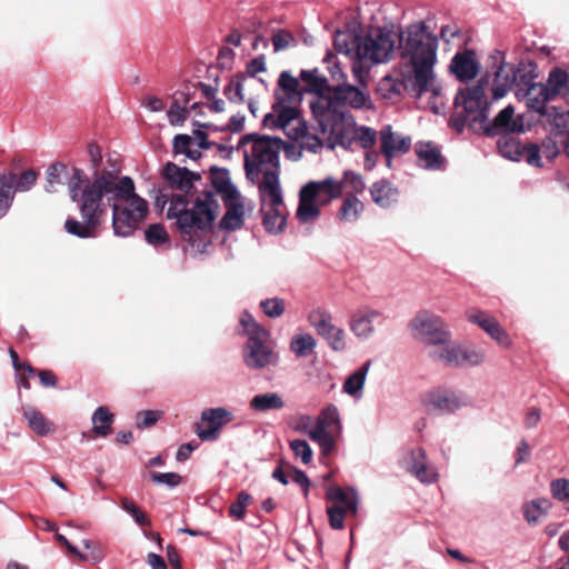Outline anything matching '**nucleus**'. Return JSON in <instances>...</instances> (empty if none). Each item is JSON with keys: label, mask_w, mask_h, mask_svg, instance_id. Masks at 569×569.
Instances as JSON below:
<instances>
[{"label": "nucleus", "mask_w": 569, "mask_h": 569, "mask_svg": "<svg viewBox=\"0 0 569 569\" xmlns=\"http://www.w3.org/2000/svg\"><path fill=\"white\" fill-rule=\"evenodd\" d=\"M87 196L78 203L82 221L68 219L64 223L68 233L82 239L92 237L110 211L113 232L118 237L131 236L149 213L148 202L136 193L134 182L128 176H102Z\"/></svg>", "instance_id": "f257e3e1"}, {"label": "nucleus", "mask_w": 569, "mask_h": 569, "mask_svg": "<svg viewBox=\"0 0 569 569\" xmlns=\"http://www.w3.org/2000/svg\"><path fill=\"white\" fill-rule=\"evenodd\" d=\"M402 60L401 70L407 92L415 98L426 93L438 98L442 87L438 82L437 63L438 38L428 30L425 22L409 24L399 37Z\"/></svg>", "instance_id": "f03ea898"}, {"label": "nucleus", "mask_w": 569, "mask_h": 569, "mask_svg": "<svg viewBox=\"0 0 569 569\" xmlns=\"http://www.w3.org/2000/svg\"><path fill=\"white\" fill-rule=\"evenodd\" d=\"M345 106L369 109L371 99L366 87L338 83L332 89V97H320L310 102L313 119L326 136L330 148H336L337 143L348 142L352 136L353 117Z\"/></svg>", "instance_id": "7ed1b4c3"}, {"label": "nucleus", "mask_w": 569, "mask_h": 569, "mask_svg": "<svg viewBox=\"0 0 569 569\" xmlns=\"http://www.w3.org/2000/svg\"><path fill=\"white\" fill-rule=\"evenodd\" d=\"M282 140L270 136L249 133L243 136L238 150L243 154L246 177L252 183L273 189L279 181V153Z\"/></svg>", "instance_id": "20e7f679"}, {"label": "nucleus", "mask_w": 569, "mask_h": 569, "mask_svg": "<svg viewBox=\"0 0 569 569\" xmlns=\"http://www.w3.org/2000/svg\"><path fill=\"white\" fill-rule=\"evenodd\" d=\"M240 325L247 336L242 349V359L251 370H263L277 365L278 355L270 341V332L263 328L248 311L240 316Z\"/></svg>", "instance_id": "39448f33"}, {"label": "nucleus", "mask_w": 569, "mask_h": 569, "mask_svg": "<svg viewBox=\"0 0 569 569\" xmlns=\"http://www.w3.org/2000/svg\"><path fill=\"white\" fill-rule=\"evenodd\" d=\"M186 196H172L167 210L168 219H176L180 231L183 234H191L192 229L204 230L210 228L214 218L218 204L211 194L199 197L192 209L188 210Z\"/></svg>", "instance_id": "423d86ee"}, {"label": "nucleus", "mask_w": 569, "mask_h": 569, "mask_svg": "<svg viewBox=\"0 0 569 569\" xmlns=\"http://www.w3.org/2000/svg\"><path fill=\"white\" fill-rule=\"evenodd\" d=\"M343 181L329 176L322 180L309 181L299 192V206L296 212L301 223L313 222L320 217V208L340 198Z\"/></svg>", "instance_id": "0eeeda50"}, {"label": "nucleus", "mask_w": 569, "mask_h": 569, "mask_svg": "<svg viewBox=\"0 0 569 569\" xmlns=\"http://www.w3.org/2000/svg\"><path fill=\"white\" fill-rule=\"evenodd\" d=\"M88 154L91 163L90 178L82 169L73 168V178L70 181V198L77 204L83 201L93 189L96 180L102 176L121 178V167L116 159L108 157L103 159L101 149L96 143L88 146Z\"/></svg>", "instance_id": "6e6552de"}, {"label": "nucleus", "mask_w": 569, "mask_h": 569, "mask_svg": "<svg viewBox=\"0 0 569 569\" xmlns=\"http://www.w3.org/2000/svg\"><path fill=\"white\" fill-rule=\"evenodd\" d=\"M455 126L459 130L467 122H476L485 119L487 99L482 81L472 88L460 90L455 99Z\"/></svg>", "instance_id": "1a4fd4ad"}, {"label": "nucleus", "mask_w": 569, "mask_h": 569, "mask_svg": "<svg viewBox=\"0 0 569 569\" xmlns=\"http://www.w3.org/2000/svg\"><path fill=\"white\" fill-rule=\"evenodd\" d=\"M326 497L333 502L327 509L330 527L335 530H341L345 527V517L347 515L356 516L358 512L359 493L353 487L342 489L338 486H331L327 489Z\"/></svg>", "instance_id": "9d476101"}, {"label": "nucleus", "mask_w": 569, "mask_h": 569, "mask_svg": "<svg viewBox=\"0 0 569 569\" xmlns=\"http://www.w3.org/2000/svg\"><path fill=\"white\" fill-rule=\"evenodd\" d=\"M415 338L432 348L438 343H443L451 338V333L445 320L428 310L418 312L409 323Z\"/></svg>", "instance_id": "9b49d317"}, {"label": "nucleus", "mask_w": 569, "mask_h": 569, "mask_svg": "<svg viewBox=\"0 0 569 569\" xmlns=\"http://www.w3.org/2000/svg\"><path fill=\"white\" fill-rule=\"evenodd\" d=\"M261 199L262 223L270 233H279L283 230L287 220V209L283 203L280 184L274 190L268 187L259 188Z\"/></svg>", "instance_id": "f8f14e48"}, {"label": "nucleus", "mask_w": 569, "mask_h": 569, "mask_svg": "<svg viewBox=\"0 0 569 569\" xmlns=\"http://www.w3.org/2000/svg\"><path fill=\"white\" fill-rule=\"evenodd\" d=\"M396 41L397 37L392 32L373 30L362 38L358 48V58L368 59L375 63L387 62L395 52Z\"/></svg>", "instance_id": "ddd939ff"}, {"label": "nucleus", "mask_w": 569, "mask_h": 569, "mask_svg": "<svg viewBox=\"0 0 569 569\" xmlns=\"http://www.w3.org/2000/svg\"><path fill=\"white\" fill-rule=\"evenodd\" d=\"M317 333L337 352L347 349L346 331L333 323L332 316L327 311H318L309 318Z\"/></svg>", "instance_id": "4468645a"}, {"label": "nucleus", "mask_w": 569, "mask_h": 569, "mask_svg": "<svg viewBox=\"0 0 569 569\" xmlns=\"http://www.w3.org/2000/svg\"><path fill=\"white\" fill-rule=\"evenodd\" d=\"M232 420V412L223 407L206 409L201 412L196 433L202 441H214L219 438L222 427Z\"/></svg>", "instance_id": "2eb2a0df"}, {"label": "nucleus", "mask_w": 569, "mask_h": 569, "mask_svg": "<svg viewBox=\"0 0 569 569\" xmlns=\"http://www.w3.org/2000/svg\"><path fill=\"white\" fill-rule=\"evenodd\" d=\"M403 468L419 482L430 485L439 479L437 467L427 458L422 448L409 450L402 459Z\"/></svg>", "instance_id": "dca6fc26"}, {"label": "nucleus", "mask_w": 569, "mask_h": 569, "mask_svg": "<svg viewBox=\"0 0 569 569\" xmlns=\"http://www.w3.org/2000/svg\"><path fill=\"white\" fill-rule=\"evenodd\" d=\"M465 316L470 323L482 329L498 345L505 348H509L511 346L512 342L509 333L501 327L495 317L476 308L468 309Z\"/></svg>", "instance_id": "f3484780"}, {"label": "nucleus", "mask_w": 569, "mask_h": 569, "mask_svg": "<svg viewBox=\"0 0 569 569\" xmlns=\"http://www.w3.org/2000/svg\"><path fill=\"white\" fill-rule=\"evenodd\" d=\"M381 318L382 313L379 310L361 307L351 316L349 328L356 338L368 340L375 333V323Z\"/></svg>", "instance_id": "a211bd4d"}, {"label": "nucleus", "mask_w": 569, "mask_h": 569, "mask_svg": "<svg viewBox=\"0 0 569 569\" xmlns=\"http://www.w3.org/2000/svg\"><path fill=\"white\" fill-rule=\"evenodd\" d=\"M495 63H499L495 71L492 84V96L495 100L503 98L507 92L515 87L513 64L505 62L503 52L496 50L490 57Z\"/></svg>", "instance_id": "6ab92c4d"}, {"label": "nucleus", "mask_w": 569, "mask_h": 569, "mask_svg": "<svg viewBox=\"0 0 569 569\" xmlns=\"http://www.w3.org/2000/svg\"><path fill=\"white\" fill-rule=\"evenodd\" d=\"M318 131L322 136L319 138L317 134L310 132L309 127L306 122L298 120L297 126L289 129L287 136L299 143V146L303 149V151H309L312 153H318L325 146L330 149L326 136L320 131L319 126ZM333 148H331L332 150Z\"/></svg>", "instance_id": "aec40b11"}, {"label": "nucleus", "mask_w": 569, "mask_h": 569, "mask_svg": "<svg viewBox=\"0 0 569 569\" xmlns=\"http://www.w3.org/2000/svg\"><path fill=\"white\" fill-rule=\"evenodd\" d=\"M381 149L387 158L388 167L393 157L406 153L411 146V139L392 131L391 126H385L380 130Z\"/></svg>", "instance_id": "412c9836"}, {"label": "nucleus", "mask_w": 569, "mask_h": 569, "mask_svg": "<svg viewBox=\"0 0 569 569\" xmlns=\"http://www.w3.org/2000/svg\"><path fill=\"white\" fill-rule=\"evenodd\" d=\"M517 99L526 100V104L530 110L539 114H547V102L555 99V97L547 82L546 84L537 83L536 86H531L527 88L526 91L521 90L517 93Z\"/></svg>", "instance_id": "4be33fe9"}, {"label": "nucleus", "mask_w": 569, "mask_h": 569, "mask_svg": "<svg viewBox=\"0 0 569 569\" xmlns=\"http://www.w3.org/2000/svg\"><path fill=\"white\" fill-rule=\"evenodd\" d=\"M427 403L440 413H451L466 405L465 399L452 390H432L426 395Z\"/></svg>", "instance_id": "5701e85b"}, {"label": "nucleus", "mask_w": 569, "mask_h": 569, "mask_svg": "<svg viewBox=\"0 0 569 569\" xmlns=\"http://www.w3.org/2000/svg\"><path fill=\"white\" fill-rule=\"evenodd\" d=\"M298 104L299 103L279 104V101H274L272 112L268 113L263 119L264 126L269 128H279L286 131L289 126L299 118Z\"/></svg>", "instance_id": "b1692460"}, {"label": "nucleus", "mask_w": 569, "mask_h": 569, "mask_svg": "<svg viewBox=\"0 0 569 569\" xmlns=\"http://www.w3.org/2000/svg\"><path fill=\"white\" fill-rule=\"evenodd\" d=\"M274 101L280 103H300L302 93L299 80L291 76L287 70L279 76L277 88L274 89Z\"/></svg>", "instance_id": "393cba45"}, {"label": "nucleus", "mask_w": 569, "mask_h": 569, "mask_svg": "<svg viewBox=\"0 0 569 569\" xmlns=\"http://www.w3.org/2000/svg\"><path fill=\"white\" fill-rule=\"evenodd\" d=\"M450 71L461 81L473 79L479 71V63L475 51L466 50L453 56Z\"/></svg>", "instance_id": "a878e982"}, {"label": "nucleus", "mask_w": 569, "mask_h": 569, "mask_svg": "<svg viewBox=\"0 0 569 569\" xmlns=\"http://www.w3.org/2000/svg\"><path fill=\"white\" fill-rule=\"evenodd\" d=\"M164 177L172 188L178 189L186 194L193 189L194 181L200 179L198 173H193L172 162L167 163L164 167Z\"/></svg>", "instance_id": "bb28decb"}, {"label": "nucleus", "mask_w": 569, "mask_h": 569, "mask_svg": "<svg viewBox=\"0 0 569 569\" xmlns=\"http://www.w3.org/2000/svg\"><path fill=\"white\" fill-rule=\"evenodd\" d=\"M369 192L372 201L383 209L395 206L399 199V189L387 179L373 182L369 188Z\"/></svg>", "instance_id": "cd10ccee"}, {"label": "nucleus", "mask_w": 569, "mask_h": 569, "mask_svg": "<svg viewBox=\"0 0 569 569\" xmlns=\"http://www.w3.org/2000/svg\"><path fill=\"white\" fill-rule=\"evenodd\" d=\"M459 342L452 341L449 338L448 341L429 348L428 357L432 361L447 367H459Z\"/></svg>", "instance_id": "c85d7f7f"}, {"label": "nucleus", "mask_w": 569, "mask_h": 569, "mask_svg": "<svg viewBox=\"0 0 569 569\" xmlns=\"http://www.w3.org/2000/svg\"><path fill=\"white\" fill-rule=\"evenodd\" d=\"M493 129L499 133L523 132V117L520 114L515 116L513 107L508 106L495 118Z\"/></svg>", "instance_id": "c756f323"}, {"label": "nucleus", "mask_w": 569, "mask_h": 569, "mask_svg": "<svg viewBox=\"0 0 569 569\" xmlns=\"http://www.w3.org/2000/svg\"><path fill=\"white\" fill-rule=\"evenodd\" d=\"M73 178V168L69 171L68 168L59 162L51 164L47 170L44 189L49 193L59 191L64 184L70 192V181Z\"/></svg>", "instance_id": "7c9ffc66"}, {"label": "nucleus", "mask_w": 569, "mask_h": 569, "mask_svg": "<svg viewBox=\"0 0 569 569\" xmlns=\"http://www.w3.org/2000/svg\"><path fill=\"white\" fill-rule=\"evenodd\" d=\"M370 366L371 361H366L361 367L350 373L342 385V392L355 400H360L363 397V387Z\"/></svg>", "instance_id": "2f4dec72"}, {"label": "nucleus", "mask_w": 569, "mask_h": 569, "mask_svg": "<svg viewBox=\"0 0 569 569\" xmlns=\"http://www.w3.org/2000/svg\"><path fill=\"white\" fill-rule=\"evenodd\" d=\"M418 163L421 168L428 170L440 169L442 157L439 149L431 142H419L416 144Z\"/></svg>", "instance_id": "473e14b6"}, {"label": "nucleus", "mask_w": 569, "mask_h": 569, "mask_svg": "<svg viewBox=\"0 0 569 569\" xmlns=\"http://www.w3.org/2000/svg\"><path fill=\"white\" fill-rule=\"evenodd\" d=\"M300 78L307 83V90L316 93V98L332 97V89L326 77L320 74L317 69L302 70Z\"/></svg>", "instance_id": "72a5a7b5"}, {"label": "nucleus", "mask_w": 569, "mask_h": 569, "mask_svg": "<svg viewBox=\"0 0 569 569\" xmlns=\"http://www.w3.org/2000/svg\"><path fill=\"white\" fill-rule=\"evenodd\" d=\"M551 507L552 503L548 498L530 500L522 506L523 518L529 526H535L548 515Z\"/></svg>", "instance_id": "f704fd0d"}, {"label": "nucleus", "mask_w": 569, "mask_h": 569, "mask_svg": "<svg viewBox=\"0 0 569 569\" xmlns=\"http://www.w3.org/2000/svg\"><path fill=\"white\" fill-rule=\"evenodd\" d=\"M537 66L532 61H521L517 66H513V74L516 78L515 94L519 93L521 90L526 91L527 88L531 86H536L535 79L537 78L536 73Z\"/></svg>", "instance_id": "c9c22d12"}, {"label": "nucleus", "mask_w": 569, "mask_h": 569, "mask_svg": "<svg viewBox=\"0 0 569 569\" xmlns=\"http://www.w3.org/2000/svg\"><path fill=\"white\" fill-rule=\"evenodd\" d=\"M22 415L29 427L39 436H48L54 431L53 425L36 408L22 407Z\"/></svg>", "instance_id": "e433bc0d"}, {"label": "nucleus", "mask_w": 569, "mask_h": 569, "mask_svg": "<svg viewBox=\"0 0 569 569\" xmlns=\"http://www.w3.org/2000/svg\"><path fill=\"white\" fill-rule=\"evenodd\" d=\"M362 38L350 31H337L333 39L335 49L342 54L358 58V48Z\"/></svg>", "instance_id": "4c0bfd02"}, {"label": "nucleus", "mask_w": 569, "mask_h": 569, "mask_svg": "<svg viewBox=\"0 0 569 569\" xmlns=\"http://www.w3.org/2000/svg\"><path fill=\"white\" fill-rule=\"evenodd\" d=\"M113 421L114 416L107 407H98L91 417L92 431L100 437H107L111 432Z\"/></svg>", "instance_id": "58836bf2"}, {"label": "nucleus", "mask_w": 569, "mask_h": 569, "mask_svg": "<svg viewBox=\"0 0 569 569\" xmlns=\"http://www.w3.org/2000/svg\"><path fill=\"white\" fill-rule=\"evenodd\" d=\"M363 209V203L355 194H348L338 211V218L343 222H355Z\"/></svg>", "instance_id": "ea45409f"}, {"label": "nucleus", "mask_w": 569, "mask_h": 569, "mask_svg": "<svg viewBox=\"0 0 569 569\" xmlns=\"http://www.w3.org/2000/svg\"><path fill=\"white\" fill-rule=\"evenodd\" d=\"M14 173L0 177V218L4 217L14 199Z\"/></svg>", "instance_id": "a19ab883"}, {"label": "nucleus", "mask_w": 569, "mask_h": 569, "mask_svg": "<svg viewBox=\"0 0 569 569\" xmlns=\"http://www.w3.org/2000/svg\"><path fill=\"white\" fill-rule=\"evenodd\" d=\"M547 82L555 98L561 97L569 100V73L559 69L553 70L550 72Z\"/></svg>", "instance_id": "79ce46f5"}, {"label": "nucleus", "mask_w": 569, "mask_h": 569, "mask_svg": "<svg viewBox=\"0 0 569 569\" xmlns=\"http://www.w3.org/2000/svg\"><path fill=\"white\" fill-rule=\"evenodd\" d=\"M284 402L276 392H266L254 396L250 401V407L257 411L279 410Z\"/></svg>", "instance_id": "37998d69"}, {"label": "nucleus", "mask_w": 569, "mask_h": 569, "mask_svg": "<svg viewBox=\"0 0 569 569\" xmlns=\"http://www.w3.org/2000/svg\"><path fill=\"white\" fill-rule=\"evenodd\" d=\"M500 154L509 160L519 161L522 158L523 147L520 141L511 136H503L498 140Z\"/></svg>", "instance_id": "c03bdc74"}, {"label": "nucleus", "mask_w": 569, "mask_h": 569, "mask_svg": "<svg viewBox=\"0 0 569 569\" xmlns=\"http://www.w3.org/2000/svg\"><path fill=\"white\" fill-rule=\"evenodd\" d=\"M316 347L317 341L310 333L296 335L290 342L291 352L299 358L311 355Z\"/></svg>", "instance_id": "a18cd8bd"}, {"label": "nucleus", "mask_w": 569, "mask_h": 569, "mask_svg": "<svg viewBox=\"0 0 569 569\" xmlns=\"http://www.w3.org/2000/svg\"><path fill=\"white\" fill-rule=\"evenodd\" d=\"M249 83L247 76L237 74L224 88L223 93L229 101L242 103L244 101V89Z\"/></svg>", "instance_id": "49530a36"}, {"label": "nucleus", "mask_w": 569, "mask_h": 569, "mask_svg": "<svg viewBox=\"0 0 569 569\" xmlns=\"http://www.w3.org/2000/svg\"><path fill=\"white\" fill-rule=\"evenodd\" d=\"M486 359V352L475 346L459 347V367L478 366Z\"/></svg>", "instance_id": "de8ad7c7"}, {"label": "nucleus", "mask_w": 569, "mask_h": 569, "mask_svg": "<svg viewBox=\"0 0 569 569\" xmlns=\"http://www.w3.org/2000/svg\"><path fill=\"white\" fill-rule=\"evenodd\" d=\"M377 139V133L373 129L368 127H359L357 128L356 122L353 121V131L350 140L346 143H337V146L348 147L351 144L353 140H357L362 148H370L375 144Z\"/></svg>", "instance_id": "09e8293b"}, {"label": "nucleus", "mask_w": 569, "mask_h": 569, "mask_svg": "<svg viewBox=\"0 0 569 569\" xmlns=\"http://www.w3.org/2000/svg\"><path fill=\"white\" fill-rule=\"evenodd\" d=\"M243 207L241 204L232 206L220 221L221 229L234 231L240 229L243 223Z\"/></svg>", "instance_id": "8fccbe9b"}, {"label": "nucleus", "mask_w": 569, "mask_h": 569, "mask_svg": "<svg viewBox=\"0 0 569 569\" xmlns=\"http://www.w3.org/2000/svg\"><path fill=\"white\" fill-rule=\"evenodd\" d=\"M259 306L263 313L272 319L281 317L286 310L284 300L278 297L261 300Z\"/></svg>", "instance_id": "3c124183"}, {"label": "nucleus", "mask_w": 569, "mask_h": 569, "mask_svg": "<svg viewBox=\"0 0 569 569\" xmlns=\"http://www.w3.org/2000/svg\"><path fill=\"white\" fill-rule=\"evenodd\" d=\"M400 76H401L400 81H397L396 79H393L392 77H389V76L382 78L379 83V90L381 92H385L383 94L389 98H391L392 96H399L402 90L407 91L401 69H400Z\"/></svg>", "instance_id": "603ef678"}, {"label": "nucleus", "mask_w": 569, "mask_h": 569, "mask_svg": "<svg viewBox=\"0 0 569 569\" xmlns=\"http://www.w3.org/2000/svg\"><path fill=\"white\" fill-rule=\"evenodd\" d=\"M146 240L149 244L161 246L169 242V236L161 224H151L144 232Z\"/></svg>", "instance_id": "864d4df0"}, {"label": "nucleus", "mask_w": 569, "mask_h": 569, "mask_svg": "<svg viewBox=\"0 0 569 569\" xmlns=\"http://www.w3.org/2000/svg\"><path fill=\"white\" fill-rule=\"evenodd\" d=\"M121 507L132 517L137 525L141 527L150 525V520L147 515L140 508H138L133 501L129 500L128 498H122Z\"/></svg>", "instance_id": "5fc2aeb1"}, {"label": "nucleus", "mask_w": 569, "mask_h": 569, "mask_svg": "<svg viewBox=\"0 0 569 569\" xmlns=\"http://www.w3.org/2000/svg\"><path fill=\"white\" fill-rule=\"evenodd\" d=\"M37 178L33 170H26L20 176L14 174V193L29 191L36 184Z\"/></svg>", "instance_id": "6e6d98bb"}, {"label": "nucleus", "mask_w": 569, "mask_h": 569, "mask_svg": "<svg viewBox=\"0 0 569 569\" xmlns=\"http://www.w3.org/2000/svg\"><path fill=\"white\" fill-rule=\"evenodd\" d=\"M339 181H343V187H350L355 196L361 194L366 189V183L362 177L352 170H345L343 177Z\"/></svg>", "instance_id": "4d7b16f0"}, {"label": "nucleus", "mask_w": 569, "mask_h": 569, "mask_svg": "<svg viewBox=\"0 0 569 569\" xmlns=\"http://www.w3.org/2000/svg\"><path fill=\"white\" fill-rule=\"evenodd\" d=\"M163 416L160 410H143L136 416V425L139 429H144L156 425Z\"/></svg>", "instance_id": "13d9d810"}, {"label": "nucleus", "mask_w": 569, "mask_h": 569, "mask_svg": "<svg viewBox=\"0 0 569 569\" xmlns=\"http://www.w3.org/2000/svg\"><path fill=\"white\" fill-rule=\"evenodd\" d=\"M271 40L274 52L286 50L296 43L293 34L286 30H277Z\"/></svg>", "instance_id": "bf43d9fd"}, {"label": "nucleus", "mask_w": 569, "mask_h": 569, "mask_svg": "<svg viewBox=\"0 0 569 569\" xmlns=\"http://www.w3.org/2000/svg\"><path fill=\"white\" fill-rule=\"evenodd\" d=\"M550 492L553 499L558 501L569 500V480L558 478L550 482Z\"/></svg>", "instance_id": "052dcab7"}, {"label": "nucleus", "mask_w": 569, "mask_h": 569, "mask_svg": "<svg viewBox=\"0 0 569 569\" xmlns=\"http://www.w3.org/2000/svg\"><path fill=\"white\" fill-rule=\"evenodd\" d=\"M251 502V496L247 492H240L237 501L230 506V516L241 520L244 518L246 509Z\"/></svg>", "instance_id": "680f3d73"}, {"label": "nucleus", "mask_w": 569, "mask_h": 569, "mask_svg": "<svg viewBox=\"0 0 569 569\" xmlns=\"http://www.w3.org/2000/svg\"><path fill=\"white\" fill-rule=\"evenodd\" d=\"M290 448L293 453L301 459L305 465H308L312 459V449L306 440L296 439L290 442Z\"/></svg>", "instance_id": "e2e57ef3"}, {"label": "nucleus", "mask_w": 569, "mask_h": 569, "mask_svg": "<svg viewBox=\"0 0 569 569\" xmlns=\"http://www.w3.org/2000/svg\"><path fill=\"white\" fill-rule=\"evenodd\" d=\"M267 70L266 58L263 54L252 59L246 69V74L248 78V82H251L258 73L264 72Z\"/></svg>", "instance_id": "0e129e2a"}, {"label": "nucleus", "mask_w": 569, "mask_h": 569, "mask_svg": "<svg viewBox=\"0 0 569 569\" xmlns=\"http://www.w3.org/2000/svg\"><path fill=\"white\" fill-rule=\"evenodd\" d=\"M317 419L327 425L328 427H330L331 425H340L339 410L335 405H328L327 407H325Z\"/></svg>", "instance_id": "69168bd1"}, {"label": "nucleus", "mask_w": 569, "mask_h": 569, "mask_svg": "<svg viewBox=\"0 0 569 569\" xmlns=\"http://www.w3.org/2000/svg\"><path fill=\"white\" fill-rule=\"evenodd\" d=\"M167 117L171 126H181L188 117V111L186 108L180 107L174 102L167 111Z\"/></svg>", "instance_id": "338daca9"}, {"label": "nucleus", "mask_w": 569, "mask_h": 569, "mask_svg": "<svg viewBox=\"0 0 569 569\" xmlns=\"http://www.w3.org/2000/svg\"><path fill=\"white\" fill-rule=\"evenodd\" d=\"M151 479L156 483L166 485L170 488L177 487L181 482V476L176 472H153Z\"/></svg>", "instance_id": "774afa93"}]
</instances>
